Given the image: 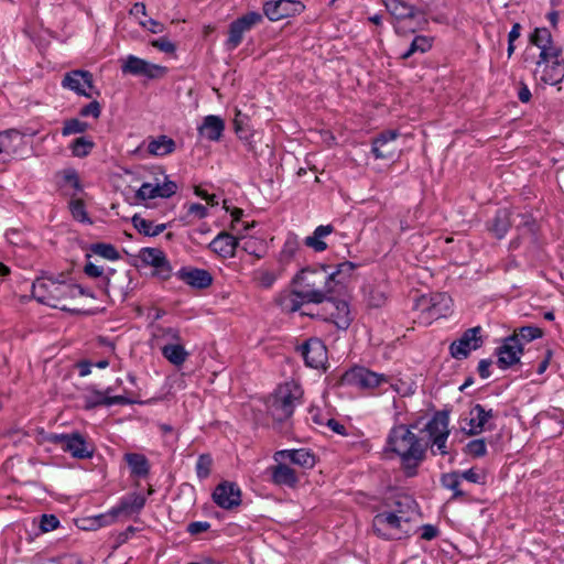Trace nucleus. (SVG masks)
<instances>
[{"mask_svg": "<svg viewBox=\"0 0 564 564\" xmlns=\"http://www.w3.org/2000/svg\"><path fill=\"white\" fill-rule=\"evenodd\" d=\"M162 355L165 359H167L174 366H182L187 357L188 352L185 350L184 346L180 344H169L162 347Z\"/></svg>", "mask_w": 564, "mask_h": 564, "instance_id": "nucleus-34", "label": "nucleus"}, {"mask_svg": "<svg viewBox=\"0 0 564 564\" xmlns=\"http://www.w3.org/2000/svg\"><path fill=\"white\" fill-rule=\"evenodd\" d=\"M59 525V520L55 514H42L40 518V530L42 532H50Z\"/></svg>", "mask_w": 564, "mask_h": 564, "instance_id": "nucleus-55", "label": "nucleus"}, {"mask_svg": "<svg viewBox=\"0 0 564 564\" xmlns=\"http://www.w3.org/2000/svg\"><path fill=\"white\" fill-rule=\"evenodd\" d=\"M124 460L127 462L132 476L144 478L149 475L150 464L143 454L127 453L124 455Z\"/></svg>", "mask_w": 564, "mask_h": 564, "instance_id": "nucleus-30", "label": "nucleus"}, {"mask_svg": "<svg viewBox=\"0 0 564 564\" xmlns=\"http://www.w3.org/2000/svg\"><path fill=\"white\" fill-rule=\"evenodd\" d=\"M246 32L242 30V28L236 23V21H232L230 24H229V31H228V39L226 41V47L228 50H235L236 47H238L241 42H242V39H243V34Z\"/></svg>", "mask_w": 564, "mask_h": 564, "instance_id": "nucleus-45", "label": "nucleus"}, {"mask_svg": "<svg viewBox=\"0 0 564 564\" xmlns=\"http://www.w3.org/2000/svg\"><path fill=\"white\" fill-rule=\"evenodd\" d=\"M511 336H517L518 341L522 343L523 346L525 343L541 338L543 336V330L536 326L528 325L514 329Z\"/></svg>", "mask_w": 564, "mask_h": 564, "instance_id": "nucleus-42", "label": "nucleus"}, {"mask_svg": "<svg viewBox=\"0 0 564 564\" xmlns=\"http://www.w3.org/2000/svg\"><path fill=\"white\" fill-rule=\"evenodd\" d=\"M469 430L467 435H478L484 430H492L491 425L487 424L496 416L492 409L486 410L484 405L477 403L470 410Z\"/></svg>", "mask_w": 564, "mask_h": 564, "instance_id": "nucleus-21", "label": "nucleus"}, {"mask_svg": "<svg viewBox=\"0 0 564 564\" xmlns=\"http://www.w3.org/2000/svg\"><path fill=\"white\" fill-rule=\"evenodd\" d=\"M263 20L262 14L256 11L248 12L242 17L236 19V23H238L245 32L250 31L254 25L259 24Z\"/></svg>", "mask_w": 564, "mask_h": 564, "instance_id": "nucleus-52", "label": "nucleus"}, {"mask_svg": "<svg viewBox=\"0 0 564 564\" xmlns=\"http://www.w3.org/2000/svg\"><path fill=\"white\" fill-rule=\"evenodd\" d=\"M301 397V390L295 383H285L280 386L269 398L267 409L269 415L274 421V426L281 431L288 432L291 424L295 403Z\"/></svg>", "mask_w": 564, "mask_h": 564, "instance_id": "nucleus-3", "label": "nucleus"}, {"mask_svg": "<svg viewBox=\"0 0 564 564\" xmlns=\"http://www.w3.org/2000/svg\"><path fill=\"white\" fill-rule=\"evenodd\" d=\"M299 349L307 367L319 369L326 365L327 348L319 338H308Z\"/></svg>", "mask_w": 564, "mask_h": 564, "instance_id": "nucleus-17", "label": "nucleus"}, {"mask_svg": "<svg viewBox=\"0 0 564 564\" xmlns=\"http://www.w3.org/2000/svg\"><path fill=\"white\" fill-rule=\"evenodd\" d=\"M452 307V299L447 293L422 295L415 300L414 310L425 315V319L445 317Z\"/></svg>", "mask_w": 564, "mask_h": 564, "instance_id": "nucleus-7", "label": "nucleus"}, {"mask_svg": "<svg viewBox=\"0 0 564 564\" xmlns=\"http://www.w3.org/2000/svg\"><path fill=\"white\" fill-rule=\"evenodd\" d=\"M334 231L333 225L317 226L312 236H307L304 240L305 246L312 248L316 252H322L327 249V243L323 240L325 237Z\"/></svg>", "mask_w": 564, "mask_h": 564, "instance_id": "nucleus-28", "label": "nucleus"}, {"mask_svg": "<svg viewBox=\"0 0 564 564\" xmlns=\"http://www.w3.org/2000/svg\"><path fill=\"white\" fill-rule=\"evenodd\" d=\"M399 137V132L395 130H387L381 132L372 141L371 152L376 159L390 160L395 154L394 142Z\"/></svg>", "mask_w": 564, "mask_h": 564, "instance_id": "nucleus-19", "label": "nucleus"}, {"mask_svg": "<svg viewBox=\"0 0 564 564\" xmlns=\"http://www.w3.org/2000/svg\"><path fill=\"white\" fill-rule=\"evenodd\" d=\"M543 70L541 82L554 86L564 79V58H556L550 62L542 63Z\"/></svg>", "mask_w": 564, "mask_h": 564, "instance_id": "nucleus-27", "label": "nucleus"}, {"mask_svg": "<svg viewBox=\"0 0 564 564\" xmlns=\"http://www.w3.org/2000/svg\"><path fill=\"white\" fill-rule=\"evenodd\" d=\"M553 36L547 28H535L530 34L529 41L538 48L550 44Z\"/></svg>", "mask_w": 564, "mask_h": 564, "instance_id": "nucleus-47", "label": "nucleus"}, {"mask_svg": "<svg viewBox=\"0 0 564 564\" xmlns=\"http://www.w3.org/2000/svg\"><path fill=\"white\" fill-rule=\"evenodd\" d=\"M410 517L398 516L397 512H380L372 520L373 532L384 540L401 539L402 522H409Z\"/></svg>", "mask_w": 564, "mask_h": 564, "instance_id": "nucleus-9", "label": "nucleus"}, {"mask_svg": "<svg viewBox=\"0 0 564 564\" xmlns=\"http://www.w3.org/2000/svg\"><path fill=\"white\" fill-rule=\"evenodd\" d=\"M116 273V270L112 268H108L106 271L104 270V276L101 279V288L104 291L109 294L110 289H113V292L120 297L121 301H126L128 297V291L123 289L116 290L111 283V276Z\"/></svg>", "mask_w": 564, "mask_h": 564, "instance_id": "nucleus-49", "label": "nucleus"}, {"mask_svg": "<svg viewBox=\"0 0 564 564\" xmlns=\"http://www.w3.org/2000/svg\"><path fill=\"white\" fill-rule=\"evenodd\" d=\"M95 148V142L87 137L76 138L69 145L72 154L76 158H86Z\"/></svg>", "mask_w": 564, "mask_h": 564, "instance_id": "nucleus-40", "label": "nucleus"}, {"mask_svg": "<svg viewBox=\"0 0 564 564\" xmlns=\"http://www.w3.org/2000/svg\"><path fill=\"white\" fill-rule=\"evenodd\" d=\"M13 139H22L21 133L15 129L0 131V162H4L15 151Z\"/></svg>", "mask_w": 564, "mask_h": 564, "instance_id": "nucleus-32", "label": "nucleus"}, {"mask_svg": "<svg viewBox=\"0 0 564 564\" xmlns=\"http://www.w3.org/2000/svg\"><path fill=\"white\" fill-rule=\"evenodd\" d=\"M316 464V457L315 454L308 449V448H299L297 449V456H296V463L295 465H299L303 468L311 469Z\"/></svg>", "mask_w": 564, "mask_h": 564, "instance_id": "nucleus-54", "label": "nucleus"}, {"mask_svg": "<svg viewBox=\"0 0 564 564\" xmlns=\"http://www.w3.org/2000/svg\"><path fill=\"white\" fill-rule=\"evenodd\" d=\"M326 306L324 310L327 312V321H332L337 328L346 330L351 324V316L348 303L345 300H339L329 295V299L325 300Z\"/></svg>", "mask_w": 564, "mask_h": 564, "instance_id": "nucleus-18", "label": "nucleus"}, {"mask_svg": "<svg viewBox=\"0 0 564 564\" xmlns=\"http://www.w3.org/2000/svg\"><path fill=\"white\" fill-rule=\"evenodd\" d=\"M61 85L78 96L90 98V90L94 88V77L89 70L73 69L64 75Z\"/></svg>", "mask_w": 564, "mask_h": 564, "instance_id": "nucleus-14", "label": "nucleus"}, {"mask_svg": "<svg viewBox=\"0 0 564 564\" xmlns=\"http://www.w3.org/2000/svg\"><path fill=\"white\" fill-rule=\"evenodd\" d=\"M540 48L538 65L542 66V63L550 62L556 58H562L563 47L551 40L550 44L543 45Z\"/></svg>", "mask_w": 564, "mask_h": 564, "instance_id": "nucleus-39", "label": "nucleus"}, {"mask_svg": "<svg viewBox=\"0 0 564 564\" xmlns=\"http://www.w3.org/2000/svg\"><path fill=\"white\" fill-rule=\"evenodd\" d=\"M297 456V449H282L278 451L273 458L278 463H282V460L289 459L292 464L295 465Z\"/></svg>", "mask_w": 564, "mask_h": 564, "instance_id": "nucleus-63", "label": "nucleus"}, {"mask_svg": "<svg viewBox=\"0 0 564 564\" xmlns=\"http://www.w3.org/2000/svg\"><path fill=\"white\" fill-rule=\"evenodd\" d=\"M441 484L444 488L453 491L452 499H458L466 496L465 491H463L460 486V471H452L447 474H443L441 477Z\"/></svg>", "mask_w": 564, "mask_h": 564, "instance_id": "nucleus-35", "label": "nucleus"}, {"mask_svg": "<svg viewBox=\"0 0 564 564\" xmlns=\"http://www.w3.org/2000/svg\"><path fill=\"white\" fill-rule=\"evenodd\" d=\"M415 424L393 425L386 440L384 453L392 454L400 458L401 468L405 477H414L417 474L419 466L426 457L429 443L423 442L413 433Z\"/></svg>", "mask_w": 564, "mask_h": 564, "instance_id": "nucleus-1", "label": "nucleus"}, {"mask_svg": "<svg viewBox=\"0 0 564 564\" xmlns=\"http://www.w3.org/2000/svg\"><path fill=\"white\" fill-rule=\"evenodd\" d=\"M225 130V121L215 115H208L203 119L202 124L197 128L200 137L208 141L217 142L223 137Z\"/></svg>", "mask_w": 564, "mask_h": 564, "instance_id": "nucleus-24", "label": "nucleus"}, {"mask_svg": "<svg viewBox=\"0 0 564 564\" xmlns=\"http://www.w3.org/2000/svg\"><path fill=\"white\" fill-rule=\"evenodd\" d=\"M357 268V264L350 261H344L337 264L335 271H328V275H330V281L333 286L343 284L346 279H348L352 271Z\"/></svg>", "mask_w": 564, "mask_h": 564, "instance_id": "nucleus-37", "label": "nucleus"}, {"mask_svg": "<svg viewBox=\"0 0 564 564\" xmlns=\"http://www.w3.org/2000/svg\"><path fill=\"white\" fill-rule=\"evenodd\" d=\"M43 441L59 445L63 452L69 453L76 459H89L95 453V445L79 432L47 433Z\"/></svg>", "mask_w": 564, "mask_h": 564, "instance_id": "nucleus-5", "label": "nucleus"}, {"mask_svg": "<svg viewBox=\"0 0 564 564\" xmlns=\"http://www.w3.org/2000/svg\"><path fill=\"white\" fill-rule=\"evenodd\" d=\"M329 268L324 264L318 268L302 269L292 280L295 294L306 303H324L336 291L328 275Z\"/></svg>", "mask_w": 564, "mask_h": 564, "instance_id": "nucleus-2", "label": "nucleus"}, {"mask_svg": "<svg viewBox=\"0 0 564 564\" xmlns=\"http://www.w3.org/2000/svg\"><path fill=\"white\" fill-rule=\"evenodd\" d=\"M69 210L75 220L91 224V220L86 212L85 203L82 199H72L69 202Z\"/></svg>", "mask_w": 564, "mask_h": 564, "instance_id": "nucleus-48", "label": "nucleus"}, {"mask_svg": "<svg viewBox=\"0 0 564 564\" xmlns=\"http://www.w3.org/2000/svg\"><path fill=\"white\" fill-rule=\"evenodd\" d=\"M213 458L209 454H200L196 462V475L203 480L210 475Z\"/></svg>", "mask_w": 564, "mask_h": 564, "instance_id": "nucleus-51", "label": "nucleus"}, {"mask_svg": "<svg viewBox=\"0 0 564 564\" xmlns=\"http://www.w3.org/2000/svg\"><path fill=\"white\" fill-rule=\"evenodd\" d=\"M159 188H160V197L161 198H170L171 196H173L176 193L177 185L175 182L170 181V180H167V177H165L164 183L162 185L159 184Z\"/></svg>", "mask_w": 564, "mask_h": 564, "instance_id": "nucleus-60", "label": "nucleus"}, {"mask_svg": "<svg viewBox=\"0 0 564 564\" xmlns=\"http://www.w3.org/2000/svg\"><path fill=\"white\" fill-rule=\"evenodd\" d=\"M74 290L70 282L40 278L32 284V296L41 304L62 311H70L66 306H61L59 302L74 299Z\"/></svg>", "mask_w": 564, "mask_h": 564, "instance_id": "nucleus-4", "label": "nucleus"}, {"mask_svg": "<svg viewBox=\"0 0 564 564\" xmlns=\"http://www.w3.org/2000/svg\"><path fill=\"white\" fill-rule=\"evenodd\" d=\"M270 471V480L276 486H285L295 488L299 484V477L294 469L283 463H278L268 469Z\"/></svg>", "mask_w": 564, "mask_h": 564, "instance_id": "nucleus-22", "label": "nucleus"}, {"mask_svg": "<svg viewBox=\"0 0 564 564\" xmlns=\"http://www.w3.org/2000/svg\"><path fill=\"white\" fill-rule=\"evenodd\" d=\"M138 258L145 265L154 268L153 275L161 280H167L172 275V267L165 253L158 248L145 247L140 249Z\"/></svg>", "mask_w": 564, "mask_h": 564, "instance_id": "nucleus-13", "label": "nucleus"}, {"mask_svg": "<svg viewBox=\"0 0 564 564\" xmlns=\"http://www.w3.org/2000/svg\"><path fill=\"white\" fill-rule=\"evenodd\" d=\"M86 391H87V393L83 398L84 399V408L86 410H93L98 406L105 405L104 404L105 394H106L105 392H101L94 387H88L86 389Z\"/></svg>", "mask_w": 564, "mask_h": 564, "instance_id": "nucleus-44", "label": "nucleus"}, {"mask_svg": "<svg viewBox=\"0 0 564 564\" xmlns=\"http://www.w3.org/2000/svg\"><path fill=\"white\" fill-rule=\"evenodd\" d=\"M176 276L195 289H206L213 283L212 274L205 269L183 267L176 272Z\"/></svg>", "mask_w": 564, "mask_h": 564, "instance_id": "nucleus-20", "label": "nucleus"}, {"mask_svg": "<svg viewBox=\"0 0 564 564\" xmlns=\"http://www.w3.org/2000/svg\"><path fill=\"white\" fill-rule=\"evenodd\" d=\"M388 379L382 373L373 372L365 367H354L341 376V383L359 389H375Z\"/></svg>", "mask_w": 564, "mask_h": 564, "instance_id": "nucleus-10", "label": "nucleus"}, {"mask_svg": "<svg viewBox=\"0 0 564 564\" xmlns=\"http://www.w3.org/2000/svg\"><path fill=\"white\" fill-rule=\"evenodd\" d=\"M392 507V512H397L398 516L410 517V514L415 511L417 505L411 496L403 495L398 496L393 500Z\"/></svg>", "mask_w": 564, "mask_h": 564, "instance_id": "nucleus-38", "label": "nucleus"}, {"mask_svg": "<svg viewBox=\"0 0 564 564\" xmlns=\"http://www.w3.org/2000/svg\"><path fill=\"white\" fill-rule=\"evenodd\" d=\"M111 392V388H107L106 391H105V400H104V404L105 406H111V405H115V404H120V405H126V404H132L133 401L128 399L127 397L124 395H109V393Z\"/></svg>", "mask_w": 564, "mask_h": 564, "instance_id": "nucleus-57", "label": "nucleus"}, {"mask_svg": "<svg viewBox=\"0 0 564 564\" xmlns=\"http://www.w3.org/2000/svg\"><path fill=\"white\" fill-rule=\"evenodd\" d=\"M303 303L306 302L301 300V297L295 294V289L290 293L279 295L276 299V304L280 306V308L288 313L299 311Z\"/></svg>", "mask_w": 564, "mask_h": 564, "instance_id": "nucleus-36", "label": "nucleus"}, {"mask_svg": "<svg viewBox=\"0 0 564 564\" xmlns=\"http://www.w3.org/2000/svg\"><path fill=\"white\" fill-rule=\"evenodd\" d=\"M278 275L272 271H261L258 275L259 284L265 289L271 288L276 281Z\"/></svg>", "mask_w": 564, "mask_h": 564, "instance_id": "nucleus-62", "label": "nucleus"}, {"mask_svg": "<svg viewBox=\"0 0 564 564\" xmlns=\"http://www.w3.org/2000/svg\"><path fill=\"white\" fill-rule=\"evenodd\" d=\"M496 355L498 356L497 366L501 370H507L510 367L520 362L523 354L522 343H519L517 336H507L502 339L500 346L496 348Z\"/></svg>", "mask_w": 564, "mask_h": 564, "instance_id": "nucleus-12", "label": "nucleus"}, {"mask_svg": "<svg viewBox=\"0 0 564 564\" xmlns=\"http://www.w3.org/2000/svg\"><path fill=\"white\" fill-rule=\"evenodd\" d=\"M63 180L65 183L69 184L76 193L83 191L78 174L74 169L64 170Z\"/></svg>", "mask_w": 564, "mask_h": 564, "instance_id": "nucleus-56", "label": "nucleus"}, {"mask_svg": "<svg viewBox=\"0 0 564 564\" xmlns=\"http://www.w3.org/2000/svg\"><path fill=\"white\" fill-rule=\"evenodd\" d=\"M156 197H160L159 183L151 184V183L145 182L135 192V199L140 200V202L154 199Z\"/></svg>", "mask_w": 564, "mask_h": 564, "instance_id": "nucleus-46", "label": "nucleus"}, {"mask_svg": "<svg viewBox=\"0 0 564 564\" xmlns=\"http://www.w3.org/2000/svg\"><path fill=\"white\" fill-rule=\"evenodd\" d=\"M462 478L473 484H485L486 476L477 473L474 468H470L468 470L460 471V479Z\"/></svg>", "mask_w": 564, "mask_h": 564, "instance_id": "nucleus-61", "label": "nucleus"}, {"mask_svg": "<svg viewBox=\"0 0 564 564\" xmlns=\"http://www.w3.org/2000/svg\"><path fill=\"white\" fill-rule=\"evenodd\" d=\"M511 212L509 208H498L492 219L487 223L488 230L497 238L502 239L511 228Z\"/></svg>", "mask_w": 564, "mask_h": 564, "instance_id": "nucleus-25", "label": "nucleus"}, {"mask_svg": "<svg viewBox=\"0 0 564 564\" xmlns=\"http://www.w3.org/2000/svg\"><path fill=\"white\" fill-rule=\"evenodd\" d=\"M175 150V142L167 135H160L149 141L148 151L152 155L163 156Z\"/></svg>", "mask_w": 564, "mask_h": 564, "instance_id": "nucleus-33", "label": "nucleus"}, {"mask_svg": "<svg viewBox=\"0 0 564 564\" xmlns=\"http://www.w3.org/2000/svg\"><path fill=\"white\" fill-rule=\"evenodd\" d=\"M145 497L139 492H133L120 499L119 503L111 508L107 513L95 517L97 527L112 524L121 516L138 514L145 506Z\"/></svg>", "mask_w": 564, "mask_h": 564, "instance_id": "nucleus-6", "label": "nucleus"}, {"mask_svg": "<svg viewBox=\"0 0 564 564\" xmlns=\"http://www.w3.org/2000/svg\"><path fill=\"white\" fill-rule=\"evenodd\" d=\"M121 70L123 74L144 76L148 79L162 78L167 73L165 66L150 63L134 55L127 56L124 63L121 65Z\"/></svg>", "mask_w": 564, "mask_h": 564, "instance_id": "nucleus-11", "label": "nucleus"}, {"mask_svg": "<svg viewBox=\"0 0 564 564\" xmlns=\"http://www.w3.org/2000/svg\"><path fill=\"white\" fill-rule=\"evenodd\" d=\"M100 113H101V106H100L99 101H97V100L90 101L89 104L84 106L79 111V115L82 117H93L95 119L99 118Z\"/></svg>", "mask_w": 564, "mask_h": 564, "instance_id": "nucleus-58", "label": "nucleus"}, {"mask_svg": "<svg viewBox=\"0 0 564 564\" xmlns=\"http://www.w3.org/2000/svg\"><path fill=\"white\" fill-rule=\"evenodd\" d=\"M88 128L89 124L87 122L73 118L64 122V126L62 128V134L66 137L76 133H84L85 131H87Z\"/></svg>", "mask_w": 564, "mask_h": 564, "instance_id": "nucleus-50", "label": "nucleus"}, {"mask_svg": "<svg viewBox=\"0 0 564 564\" xmlns=\"http://www.w3.org/2000/svg\"><path fill=\"white\" fill-rule=\"evenodd\" d=\"M432 47L431 40L424 35H416L411 42L408 50L401 54L402 59L410 58L414 53H425Z\"/></svg>", "mask_w": 564, "mask_h": 564, "instance_id": "nucleus-41", "label": "nucleus"}, {"mask_svg": "<svg viewBox=\"0 0 564 564\" xmlns=\"http://www.w3.org/2000/svg\"><path fill=\"white\" fill-rule=\"evenodd\" d=\"M151 45L155 48L160 50L161 52L172 54L176 51V46L174 43H172L169 39L162 36L156 40H153L151 42Z\"/></svg>", "mask_w": 564, "mask_h": 564, "instance_id": "nucleus-59", "label": "nucleus"}, {"mask_svg": "<svg viewBox=\"0 0 564 564\" xmlns=\"http://www.w3.org/2000/svg\"><path fill=\"white\" fill-rule=\"evenodd\" d=\"M208 247L223 258H231L238 247V239L229 232L221 231L212 240Z\"/></svg>", "mask_w": 564, "mask_h": 564, "instance_id": "nucleus-23", "label": "nucleus"}, {"mask_svg": "<svg viewBox=\"0 0 564 564\" xmlns=\"http://www.w3.org/2000/svg\"><path fill=\"white\" fill-rule=\"evenodd\" d=\"M131 220L133 227L138 230V232L147 237H156L160 234H162L167 227L166 224H159L154 226L151 220H148L138 214H135Z\"/></svg>", "mask_w": 564, "mask_h": 564, "instance_id": "nucleus-31", "label": "nucleus"}, {"mask_svg": "<svg viewBox=\"0 0 564 564\" xmlns=\"http://www.w3.org/2000/svg\"><path fill=\"white\" fill-rule=\"evenodd\" d=\"M448 423V411H437L432 416V419L426 423L425 431L429 433L430 438H434L444 432L445 434H449Z\"/></svg>", "mask_w": 564, "mask_h": 564, "instance_id": "nucleus-29", "label": "nucleus"}, {"mask_svg": "<svg viewBox=\"0 0 564 564\" xmlns=\"http://www.w3.org/2000/svg\"><path fill=\"white\" fill-rule=\"evenodd\" d=\"M464 452L473 457H484L487 454V445L485 438H477L468 442L464 448Z\"/></svg>", "mask_w": 564, "mask_h": 564, "instance_id": "nucleus-53", "label": "nucleus"}, {"mask_svg": "<svg viewBox=\"0 0 564 564\" xmlns=\"http://www.w3.org/2000/svg\"><path fill=\"white\" fill-rule=\"evenodd\" d=\"M214 502L225 510H231L241 505V490L236 482L221 481L213 492Z\"/></svg>", "mask_w": 564, "mask_h": 564, "instance_id": "nucleus-15", "label": "nucleus"}, {"mask_svg": "<svg viewBox=\"0 0 564 564\" xmlns=\"http://www.w3.org/2000/svg\"><path fill=\"white\" fill-rule=\"evenodd\" d=\"M84 273L88 276V278H94V279H102L104 276V269L90 261H88L85 265H84V269H83Z\"/></svg>", "mask_w": 564, "mask_h": 564, "instance_id": "nucleus-64", "label": "nucleus"}, {"mask_svg": "<svg viewBox=\"0 0 564 564\" xmlns=\"http://www.w3.org/2000/svg\"><path fill=\"white\" fill-rule=\"evenodd\" d=\"M481 333V326L466 329L458 339L449 345L448 350L451 357L456 360L467 359L471 351L482 347L485 339Z\"/></svg>", "mask_w": 564, "mask_h": 564, "instance_id": "nucleus-8", "label": "nucleus"}, {"mask_svg": "<svg viewBox=\"0 0 564 564\" xmlns=\"http://www.w3.org/2000/svg\"><path fill=\"white\" fill-rule=\"evenodd\" d=\"M387 11L397 20L415 19L423 12L404 0H381Z\"/></svg>", "mask_w": 564, "mask_h": 564, "instance_id": "nucleus-26", "label": "nucleus"}, {"mask_svg": "<svg viewBox=\"0 0 564 564\" xmlns=\"http://www.w3.org/2000/svg\"><path fill=\"white\" fill-rule=\"evenodd\" d=\"M304 6L295 0H272L263 4V13L270 21H279L300 14Z\"/></svg>", "mask_w": 564, "mask_h": 564, "instance_id": "nucleus-16", "label": "nucleus"}, {"mask_svg": "<svg viewBox=\"0 0 564 564\" xmlns=\"http://www.w3.org/2000/svg\"><path fill=\"white\" fill-rule=\"evenodd\" d=\"M89 250L93 253H95L104 259L110 260V261H116V260L120 259V253L115 248V246L111 243H105V242L91 243L89 247Z\"/></svg>", "mask_w": 564, "mask_h": 564, "instance_id": "nucleus-43", "label": "nucleus"}]
</instances>
